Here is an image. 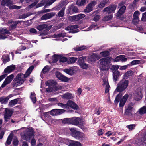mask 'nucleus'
<instances>
[{
    "instance_id": "57",
    "label": "nucleus",
    "mask_w": 146,
    "mask_h": 146,
    "mask_svg": "<svg viewBox=\"0 0 146 146\" xmlns=\"http://www.w3.org/2000/svg\"><path fill=\"white\" fill-rule=\"evenodd\" d=\"M57 105L62 108L67 109V106L66 104H64L62 103H57Z\"/></svg>"
},
{
    "instance_id": "63",
    "label": "nucleus",
    "mask_w": 146,
    "mask_h": 146,
    "mask_svg": "<svg viewBox=\"0 0 146 146\" xmlns=\"http://www.w3.org/2000/svg\"><path fill=\"white\" fill-rule=\"evenodd\" d=\"M99 28V27L97 26L96 25H93L90 26L88 29V30L87 31H89V30L91 29L92 28H93L94 30H96Z\"/></svg>"
},
{
    "instance_id": "37",
    "label": "nucleus",
    "mask_w": 146,
    "mask_h": 146,
    "mask_svg": "<svg viewBox=\"0 0 146 146\" xmlns=\"http://www.w3.org/2000/svg\"><path fill=\"white\" fill-rule=\"evenodd\" d=\"M98 11H96L92 14V16H94V20L95 21H96L99 19L100 16L99 14H97Z\"/></svg>"
},
{
    "instance_id": "2",
    "label": "nucleus",
    "mask_w": 146,
    "mask_h": 146,
    "mask_svg": "<svg viewBox=\"0 0 146 146\" xmlns=\"http://www.w3.org/2000/svg\"><path fill=\"white\" fill-rule=\"evenodd\" d=\"M129 82L128 80L123 79L117 84L115 90L119 92H121L124 90L128 86Z\"/></svg>"
},
{
    "instance_id": "44",
    "label": "nucleus",
    "mask_w": 146,
    "mask_h": 146,
    "mask_svg": "<svg viewBox=\"0 0 146 146\" xmlns=\"http://www.w3.org/2000/svg\"><path fill=\"white\" fill-rule=\"evenodd\" d=\"M79 65L83 69H86L89 68L88 65L85 62L80 63Z\"/></svg>"
},
{
    "instance_id": "35",
    "label": "nucleus",
    "mask_w": 146,
    "mask_h": 146,
    "mask_svg": "<svg viewBox=\"0 0 146 146\" xmlns=\"http://www.w3.org/2000/svg\"><path fill=\"white\" fill-rule=\"evenodd\" d=\"M139 141L140 142H138L137 143L138 145H142L143 146H146V138L142 137L141 140H139Z\"/></svg>"
},
{
    "instance_id": "43",
    "label": "nucleus",
    "mask_w": 146,
    "mask_h": 146,
    "mask_svg": "<svg viewBox=\"0 0 146 146\" xmlns=\"http://www.w3.org/2000/svg\"><path fill=\"white\" fill-rule=\"evenodd\" d=\"M72 118H66L62 120V122L65 124H71Z\"/></svg>"
},
{
    "instance_id": "42",
    "label": "nucleus",
    "mask_w": 146,
    "mask_h": 146,
    "mask_svg": "<svg viewBox=\"0 0 146 146\" xmlns=\"http://www.w3.org/2000/svg\"><path fill=\"white\" fill-rule=\"evenodd\" d=\"M8 100V98L7 97H2L0 98V102L2 104H6Z\"/></svg>"
},
{
    "instance_id": "47",
    "label": "nucleus",
    "mask_w": 146,
    "mask_h": 146,
    "mask_svg": "<svg viewBox=\"0 0 146 146\" xmlns=\"http://www.w3.org/2000/svg\"><path fill=\"white\" fill-rule=\"evenodd\" d=\"M60 56V55H55L53 56L52 57V62H56L59 60Z\"/></svg>"
},
{
    "instance_id": "3",
    "label": "nucleus",
    "mask_w": 146,
    "mask_h": 146,
    "mask_svg": "<svg viewBox=\"0 0 146 146\" xmlns=\"http://www.w3.org/2000/svg\"><path fill=\"white\" fill-rule=\"evenodd\" d=\"M71 135L75 138L79 140H83L85 138L84 134L76 130L74 128L70 129Z\"/></svg>"
},
{
    "instance_id": "20",
    "label": "nucleus",
    "mask_w": 146,
    "mask_h": 146,
    "mask_svg": "<svg viewBox=\"0 0 146 146\" xmlns=\"http://www.w3.org/2000/svg\"><path fill=\"white\" fill-rule=\"evenodd\" d=\"M13 78L14 76L12 74L7 76L2 84L1 87L3 88L5 87L7 85L9 84L13 79Z\"/></svg>"
},
{
    "instance_id": "34",
    "label": "nucleus",
    "mask_w": 146,
    "mask_h": 146,
    "mask_svg": "<svg viewBox=\"0 0 146 146\" xmlns=\"http://www.w3.org/2000/svg\"><path fill=\"white\" fill-rule=\"evenodd\" d=\"M88 1V0H77L76 4L77 5L80 6L85 4Z\"/></svg>"
},
{
    "instance_id": "31",
    "label": "nucleus",
    "mask_w": 146,
    "mask_h": 146,
    "mask_svg": "<svg viewBox=\"0 0 146 146\" xmlns=\"http://www.w3.org/2000/svg\"><path fill=\"white\" fill-rule=\"evenodd\" d=\"M74 68H71L69 69H65L63 70V71L67 74L72 75L74 74Z\"/></svg>"
},
{
    "instance_id": "39",
    "label": "nucleus",
    "mask_w": 146,
    "mask_h": 146,
    "mask_svg": "<svg viewBox=\"0 0 146 146\" xmlns=\"http://www.w3.org/2000/svg\"><path fill=\"white\" fill-rule=\"evenodd\" d=\"M77 58L74 57H71L67 61V63L68 64H71L74 63L77 60Z\"/></svg>"
},
{
    "instance_id": "17",
    "label": "nucleus",
    "mask_w": 146,
    "mask_h": 146,
    "mask_svg": "<svg viewBox=\"0 0 146 146\" xmlns=\"http://www.w3.org/2000/svg\"><path fill=\"white\" fill-rule=\"evenodd\" d=\"M96 2L95 1H92L90 3L88 4L86 9L84 10L85 12L89 13L92 11L93 10V8L96 4Z\"/></svg>"
},
{
    "instance_id": "30",
    "label": "nucleus",
    "mask_w": 146,
    "mask_h": 146,
    "mask_svg": "<svg viewBox=\"0 0 146 146\" xmlns=\"http://www.w3.org/2000/svg\"><path fill=\"white\" fill-rule=\"evenodd\" d=\"M133 109L132 106L130 105H128L125 107V113L126 115H129L131 114Z\"/></svg>"
},
{
    "instance_id": "13",
    "label": "nucleus",
    "mask_w": 146,
    "mask_h": 146,
    "mask_svg": "<svg viewBox=\"0 0 146 146\" xmlns=\"http://www.w3.org/2000/svg\"><path fill=\"white\" fill-rule=\"evenodd\" d=\"M116 6L115 5H110L108 7L105 8L103 10V12H106L108 14L113 13L116 8Z\"/></svg>"
},
{
    "instance_id": "62",
    "label": "nucleus",
    "mask_w": 146,
    "mask_h": 146,
    "mask_svg": "<svg viewBox=\"0 0 146 146\" xmlns=\"http://www.w3.org/2000/svg\"><path fill=\"white\" fill-rule=\"evenodd\" d=\"M66 35V33H60L56 34V37H63L65 36Z\"/></svg>"
},
{
    "instance_id": "53",
    "label": "nucleus",
    "mask_w": 146,
    "mask_h": 146,
    "mask_svg": "<svg viewBox=\"0 0 146 146\" xmlns=\"http://www.w3.org/2000/svg\"><path fill=\"white\" fill-rule=\"evenodd\" d=\"M78 27L77 25H71L68 27L66 28H65V29L69 30L76 29L78 28Z\"/></svg>"
},
{
    "instance_id": "46",
    "label": "nucleus",
    "mask_w": 146,
    "mask_h": 146,
    "mask_svg": "<svg viewBox=\"0 0 146 146\" xmlns=\"http://www.w3.org/2000/svg\"><path fill=\"white\" fill-rule=\"evenodd\" d=\"M18 102V100L15 99L11 100L9 103V106L13 107Z\"/></svg>"
},
{
    "instance_id": "41",
    "label": "nucleus",
    "mask_w": 146,
    "mask_h": 146,
    "mask_svg": "<svg viewBox=\"0 0 146 146\" xmlns=\"http://www.w3.org/2000/svg\"><path fill=\"white\" fill-rule=\"evenodd\" d=\"M30 97L33 103H35L36 100V98L35 93L33 92H31Z\"/></svg>"
},
{
    "instance_id": "55",
    "label": "nucleus",
    "mask_w": 146,
    "mask_h": 146,
    "mask_svg": "<svg viewBox=\"0 0 146 146\" xmlns=\"http://www.w3.org/2000/svg\"><path fill=\"white\" fill-rule=\"evenodd\" d=\"M10 4H9V6H8L9 7V9H19L21 8V6H17L16 5H10Z\"/></svg>"
},
{
    "instance_id": "24",
    "label": "nucleus",
    "mask_w": 146,
    "mask_h": 146,
    "mask_svg": "<svg viewBox=\"0 0 146 146\" xmlns=\"http://www.w3.org/2000/svg\"><path fill=\"white\" fill-rule=\"evenodd\" d=\"M55 14L56 13L54 12H51L46 14L42 17L41 19L43 20L49 19L54 16Z\"/></svg>"
},
{
    "instance_id": "56",
    "label": "nucleus",
    "mask_w": 146,
    "mask_h": 146,
    "mask_svg": "<svg viewBox=\"0 0 146 146\" xmlns=\"http://www.w3.org/2000/svg\"><path fill=\"white\" fill-rule=\"evenodd\" d=\"M142 63L141 60H134L131 62V64L132 65H135L137 64H139Z\"/></svg>"
},
{
    "instance_id": "6",
    "label": "nucleus",
    "mask_w": 146,
    "mask_h": 146,
    "mask_svg": "<svg viewBox=\"0 0 146 146\" xmlns=\"http://www.w3.org/2000/svg\"><path fill=\"white\" fill-rule=\"evenodd\" d=\"M23 138L27 141H29L32 137L33 135V131L31 128H27L25 130Z\"/></svg>"
},
{
    "instance_id": "38",
    "label": "nucleus",
    "mask_w": 146,
    "mask_h": 146,
    "mask_svg": "<svg viewBox=\"0 0 146 146\" xmlns=\"http://www.w3.org/2000/svg\"><path fill=\"white\" fill-rule=\"evenodd\" d=\"M13 2L11 1H9L8 0H3L1 2V5L3 6V7H4V6L5 5H6L7 6H9V4L12 3Z\"/></svg>"
},
{
    "instance_id": "25",
    "label": "nucleus",
    "mask_w": 146,
    "mask_h": 146,
    "mask_svg": "<svg viewBox=\"0 0 146 146\" xmlns=\"http://www.w3.org/2000/svg\"><path fill=\"white\" fill-rule=\"evenodd\" d=\"M127 60V58H125V56L124 55H121L117 56L114 60V62H117L121 61V62H125Z\"/></svg>"
},
{
    "instance_id": "21",
    "label": "nucleus",
    "mask_w": 146,
    "mask_h": 146,
    "mask_svg": "<svg viewBox=\"0 0 146 146\" xmlns=\"http://www.w3.org/2000/svg\"><path fill=\"white\" fill-rule=\"evenodd\" d=\"M102 86L105 88V92H109L110 90V86L109 84L108 80L107 78H104L103 79Z\"/></svg>"
},
{
    "instance_id": "29",
    "label": "nucleus",
    "mask_w": 146,
    "mask_h": 146,
    "mask_svg": "<svg viewBox=\"0 0 146 146\" xmlns=\"http://www.w3.org/2000/svg\"><path fill=\"white\" fill-rule=\"evenodd\" d=\"M61 97L65 99H71L73 98V96L70 93H67L62 95Z\"/></svg>"
},
{
    "instance_id": "61",
    "label": "nucleus",
    "mask_w": 146,
    "mask_h": 146,
    "mask_svg": "<svg viewBox=\"0 0 146 146\" xmlns=\"http://www.w3.org/2000/svg\"><path fill=\"white\" fill-rule=\"evenodd\" d=\"M110 52L108 51H105L101 52V55L103 57H106L110 55Z\"/></svg>"
},
{
    "instance_id": "5",
    "label": "nucleus",
    "mask_w": 146,
    "mask_h": 146,
    "mask_svg": "<svg viewBox=\"0 0 146 146\" xmlns=\"http://www.w3.org/2000/svg\"><path fill=\"white\" fill-rule=\"evenodd\" d=\"M71 124L74 125H79V126L81 128H82V125L85 123V121L83 119H82L79 117H74L72 118Z\"/></svg>"
},
{
    "instance_id": "36",
    "label": "nucleus",
    "mask_w": 146,
    "mask_h": 146,
    "mask_svg": "<svg viewBox=\"0 0 146 146\" xmlns=\"http://www.w3.org/2000/svg\"><path fill=\"white\" fill-rule=\"evenodd\" d=\"M22 40H23V42L22 44H28V45L27 46V47L28 48H31L32 47V45L31 44V43L29 40H27L26 39L22 38Z\"/></svg>"
},
{
    "instance_id": "58",
    "label": "nucleus",
    "mask_w": 146,
    "mask_h": 146,
    "mask_svg": "<svg viewBox=\"0 0 146 146\" xmlns=\"http://www.w3.org/2000/svg\"><path fill=\"white\" fill-rule=\"evenodd\" d=\"M59 60L60 62H64L66 61H68L66 57L62 56L61 55L60 56V58H59Z\"/></svg>"
},
{
    "instance_id": "54",
    "label": "nucleus",
    "mask_w": 146,
    "mask_h": 146,
    "mask_svg": "<svg viewBox=\"0 0 146 146\" xmlns=\"http://www.w3.org/2000/svg\"><path fill=\"white\" fill-rule=\"evenodd\" d=\"M121 96L120 94H118L117 96H116L115 100V103H116L117 104L120 101L121 98Z\"/></svg>"
},
{
    "instance_id": "64",
    "label": "nucleus",
    "mask_w": 146,
    "mask_h": 146,
    "mask_svg": "<svg viewBox=\"0 0 146 146\" xmlns=\"http://www.w3.org/2000/svg\"><path fill=\"white\" fill-rule=\"evenodd\" d=\"M135 125L134 124L130 125L127 126L126 127L128 128L129 131H131L135 127Z\"/></svg>"
},
{
    "instance_id": "52",
    "label": "nucleus",
    "mask_w": 146,
    "mask_h": 146,
    "mask_svg": "<svg viewBox=\"0 0 146 146\" xmlns=\"http://www.w3.org/2000/svg\"><path fill=\"white\" fill-rule=\"evenodd\" d=\"M87 58L85 56H82L80 57L78 59V64L80 63L84 62L85 61L87 60Z\"/></svg>"
},
{
    "instance_id": "49",
    "label": "nucleus",
    "mask_w": 146,
    "mask_h": 146,
    "mask_svg": "<svg viewBox=\"0 0 146 146\" xmlns=\"http://www.w3.org/2000/svg\"><path fill=\"white\" fill-rule=\"evenodd\" d=\"M47 27L46 25L43 24L38 25L37 27V29L39 31H41L44 29L46 28Z\"/></svg>"
},
{
    "instance_id": "27",
    "label": "nucleus",
    "mask_w": 146,
    "mask_h": 146,
    "mask_svg": "<svg viewBox=\"0 0 146 146\" xmlns=\"http://www.w3.org/2000/svg\"><path fill=\"white\" fill-rule=\"evenodd\" d=\"M15 66L14 65H12L9 66L5 69L4 72L5 73H10L15 69Z\"/></svg>"
},
{
    "instance_id": "32",
    "label": "nucleus",
    "mask_w": 146,
    "mask_h": 146,
    "mask_svg": "<svg viewBox=\"0 0 146 146\" xmlns=\"http://www.w3.org/2000/svg\"><path fill=\"white\" fill-rule=\"evenodd\" d=\"M126 8L125 6H122L120 8L117 13V16L118 17H120L124 13Z\"/></svg>"
},
{
    "instance_id": "14",
    "label": "nucleus",
    "mask_w": 146,
    "mask_h": 146,
    "mask_svg": "<svg viewBox=\"0 0 146 146\" xmlns=\"http://www.w3.org/2000/svg\"><path fill=\"white\" fill-rule=\"evenodd\" d=\"M99 58V57L95 54H93L90 55L87 58V61L90 63H92L95 61L98 60Z\"/></svg>"
},
{
    "instance_id": "59",
    "label": "nucleus",
    "mask_w": 146,
    "mask_h": 146,
    "mask_svg": "<svg viewBox=\"0 0 146 146\" xmlns=\"http://www.w3.org/2000/svg\"><path fill=\"white\" fill-rule=\"evenodd\" d=\"M49 70V66H46L42 69V72L44 74H45Z\"/></svg>"
},
{
    "instance_id": "26",
    "label": "nucleus",
    "mask_w": 146,
    "mask_h": 146,
    "mask_svg": "<svg viewBox=\"0 0 146 146\" xmlns=\"http://www.w3.org/2000/svg\"><path fill=\"white\" fill-rule=\"evenodd\" d=\"M128 97L127 94L125 95L120 100L119 106L121 107H123Z\"/></svg>"
},
{
    "instance_id": "60",
    "label": "nucleus",
    "mask_w": 146,
    "mask_h": 146,
    "mask_svg": "<svg viewBox=\"0 0 146 146\" xmlns=\"http://www.w3.org/2000/svg\"><path fill=\"white\" fill-rule=\"evenodd\" d=\"M113 18V16L111 15L107 16L105 17L103 19V20L104 21H106L111 19Z\"/></svg>"
},
{
    "instance_id": "50",
    "label": "nucleus",
    "mask_w": 146,
    "mask_h": 146,
    "mask_svg": "<svg viewBox=\"0 0 146 146\" xmlns=\"http://www.w3.org/2000/svg\"><path fill=\"white\" fill-rule=\"evenodd\" d=\"M31 14L30 13H26L20 15L19 19H24L30 16Z\"/></svg>"
},
{
    "instance_id": "23",
    "label": "nucleus",
    "mask_w": 146,
    "mask_h": 146,
    "mask_svg": "<svg viewBox=\"0 0 146 146\" xmlns=\"http://www.w3.org/2000/svg\"><path fill=\"white\" fill-rule=\"evenodd\" d=\"M66 105L67 106V109L70 107L76 110L78 109V107L76 104L73 102L71 100H69L68 101Z\"/></svg>"
},
{
    "instance_id": "45",
    "label": "nucleus",
    "mask_w": 146,
    "mask_h": 146,
    "mask_svg": "<svg viewBox=\"0 0 146 146\" xmlns=\"http://www.w3.org/2000/svg\"><path fill=\"white\" fill-rule=\"evenodd\" d=\"M133 74V71H129L126 72L124 75V78H127L129 76H132Z\"/></svg>"
},
{
    "instance_id": "9",
    "label": "nucleus",
    "mask_w": 146,
    "mask_h": 146,
    "mask_svg": "<svg viewBox=\"0 0 146 146\" xmlns=\"http://www.w3.org/2000/svg\"><path fill=\"white\" fill-rule=\"evenodd\" d=\"M65 143L69 146H82L80 142L72 140L66 139Z\"/></svg>"
},
{
    "instance_id": "28",
    "label": "nucleus",
    "mask_w": 146,
    "mask_h": 146,
    "mask_svg": "<svg viewBox=\"0 0 146 146\" xmlns=\"http://www.w3.org/2000/svg\"><path fill=\"white\" fill-rule=\"evenodd\" d=\"M120 75V72L118 71H115L113 73V78L114 80L115 81H117Z\"/></svg>"
},
{
    "instance_id": "51",
    "label": "nucleus",
    "mask_w": 146,
    "mask_h": 146,
    "mask_svg": "<svg viewBox=\"0 0 146 146\" xmlns=\"http://www.w3.org/2000/svg\"><path fill=\"white\" fill-rule=\"evenodd\" d=\"M2 59L3 63H5L9 61V58L7 56H3Z\"/></svg>"
},
{
    "instance_id": "4",
    "label": "nucleus",
    "mask_w": 146,
    "mask_h": 146,
    "mask_svg": "<svg viewBox=\"0 0 146 146\" xmlns=\"http://www.w3.org/2000/svg\"><path fill=\"white\" fill-rule=\"evenodd\" d=\"M112 58L110 57L101 59V70H108L110 68L109 64L111 61Z\"/></svg>"
},
{
    "instance_id": "1",
    "label": "nucleus",
    "mask_w": 146,
    "mask_h": 146,
    "mask_svg": "<svg viewBox=\"0 0 146 146\" xmlns=\"http://www.w3.org/2000/svg\"><path fill=\"white\" fill-rule=\"evenodd\" d=\"M34 68V66H31L27 70L25 74H18L13 81V86L17 87L22 84L25 80V78L27 77L31 72Z\"/></svg>"
},
{
    "instance_id": "19",
    "label": "nucleus",
    "mask_w": 146,
    "mask_h": 146,
    "mask_svg": "<svg viewBox=\"0 0 146 146\" xmlns=\"http://www.w3.org/2000/svg\"><path fill=\"white\" fill-rule=\"evenodd\" d=\"M21 21H9L8 23L10 24L9 27V29L11 31L13 29L16 27L17 24L20 23Z\"/></svg>"
},
{
    "instance_id": "48",
    "label": "nucleus",
    "mask_w": 146,
    "mask_h": 146,
    "mask_svg": "<svg viewBox=\"0 0 146 146\" xmlns=\"http://www.w3.org/2000/svg\"><path fill=\"white\" fill-rule=\"evenodd\" d=\"M65 7H63L58 13V16L60 17H63L64 14Z\"/></svg>"
},
{
    "instance_id": "40",
    "label": "nucleus",
    "mask_w": 146,
    "mask_h": 146,
    "mask_svg": "<svg viewBox=\"0 0 146 146\" xmlns=\"http://www.w3.org/2000/svg\"><path fill=\"white\" fill-rule=\"evenodd\" d=\"M138 112L140 114H143L146 113V106H144L140 108Z\"/></svg>"
},
{
    "instance_id": "10",
    "label": "nucleus",
    "mask_w": 146,
    "mask_h": 146,
    "mask_svg": "<svg viewBox=\"0 0 146 146\" xmlns=\"http://www.w3.org/2000/svg\"><path fill=\"white\" fill-rule=\"evenodd\" d=\"M5 113L4 115V119L5 121L7 122L10 119L13 113V111L12 110L7 108L5 109Z\"/></svg>"
},
{
    "instance_id": "18",
    "label": "nucleus",
    "mask_w": 146,
    "mask_h": 146,
    "mask_svg": "<svg viewBox=\"0 0 146 146\" xmlns=\"http://www.w3.org/2000/svg\"><path fill=\"white\" fill-rule=\"evenodd\" d=\"M65 111L64 110L54 109L50 111V114L52 116H57L62 114Z\"/></svg>"
},
{
    "instance_id": "12",
    "label": "nucleus",
    "mask_w": 146,
    "mask_h": 146,
    "mask_svg": "<svg viewBox=\"0 0 146 146\" xmlns=\"http://www.w3.org/2000/svg\"><path fill=\"white\" fill-rule=\"evenodd\" d=\"M142 97L140 88H138L134 93V98L135 100L138 101L141 100Z\"/></svg>"
},
{
    "instance_id": "16",
    "label": "nucleus",
    "mask_w": 146,
    "mask_h": 146,
    "mask_svg": "<svg viewBox=\"0 0 146 146\" xmlns=\"http://www.w3.org/2000/svg\"><path fill=\"white\" fill-rule=\"evenodd\" d=\"M78 12V10L77 7L73 5L69 6L66 11V13L68 14H72L77 13Z\"/></svg>"
},
{
    "instance_id": "11",
    "label": "nucleus",
    "mask_w": 146,
    "mask_h": 146,
    "mask_svg": "<svg viewBox=\"0 0 146 146\" xmlns=\"http://www.w3.org/2000/svg\"><path fill=\"white\" fill-rule=\"evenodd\" d=\"M10 32L6 29L1 28L0 29V39H4L7 38L6 35L7 34H9Z\"/></svg>"
},
{
    "instance_id": "15",
    "label": "nucleus",
    "mask_w": 146,
    "mask_h": 146,
    "mask_svg": "<svg viewBox=\"0 0 146 146\" xmlns=\"http://www.w3.org/2000/svg\"><path fill=\"white\" fill-rule=\"evenodd\" d=\"M46 84L47 86H49L48 88H46V92H50L52 91V86L55 85L56 84V82L53 80H49L46 82Z\"/></svg>"
},
{
    "instance_id": "33",
    "label": "nucleus",
    "mask_w": 146,
    "mask_h": 146,
    "mask_svg": "<svg viewBox=\"0 0 146 146\" xmlns=\"http://www.w3.org/2000/svg\"><path fill=\"white\" fill-rule=\"evenodd\" d=\"M61 7V5L60 4L58 6L56 7L55 8H54L50 9H48L42 10L41 11V12L42 13L48 12L52 11L53 10H55V9H56L57 10H59V8L60 7Z\"/></svg>"
},
{
    "instance_id": "8",
    "label": "nucleus",
    "mask_w": 146,
    "mask_h": 146,
    "mask_svg": "<svg viewBox=\"0 0 146 146\" xmlns=\"http://www.w3.org/2000/svg\"><path fill=\"white\" fill-rule=\"evenodd\" d=\"M85 16L84 14L81 13L73 16H70L68 17V19L71 22H73L82 19Z\"/></svg>"
},
{
    "instance_id": "7",
    "label": "nucleus",
    "mask_w": 146,
    "mask_h": 146,
    "mask_svg": "<svg viewBox=\"0 0 146 146\" xmlns=\"http://www.w3.org/2000/svg\"><path fill=\"white\" fill-rule=\"evenodd\" d=\"M56 0H42L41 1L40 3L38 4L36 6V8H38L42 6L45 4H46L44 7V8H45L47 6L50 5Z\"/></svg>"
},
{
    "instance_id": "22",
    "label": "nucleus",
    "mask_w": 146,
    "mask_h": 146,
    "mask_svg": "<svg viewBox=\"0 0 146 146\" xmlns=\"http://www.w3.org/2000/svg\"><path fill=\"white\" fill-rule=\"evenodd\" d=\"M55 74L57 78L62 81L67 82L69 80L68 78L62 75L58 72H56Z\"/></svg>"
}]
</instances>
